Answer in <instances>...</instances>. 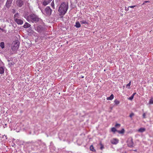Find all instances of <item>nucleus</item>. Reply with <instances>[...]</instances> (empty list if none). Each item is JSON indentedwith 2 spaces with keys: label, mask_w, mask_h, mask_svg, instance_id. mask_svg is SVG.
Masks as SVG:
<instances>
[{
  "label": "nucleus",
  "mask_w": 153,
  "mask_h": 153,
  "mask_svg": "<svg viewBox=\"0 0 153 153\" xmlns=\"http://www.w3.org/2000/svg\"><path fill=\"white\" fill-rule=\"evenodd\" d=\"M68 8V3L65 2L62 3L58 9V11L60 13V15L63 16L66 13Z\"/></svg>",
  "instance_id": "obj_1"
},
{
  "label": "nucleus",
  "mask_w": 153,
  "mask_h": 153,
  "mask_svg": "<svg viewBox=\"0 0 153 153\" xmlns=\"http://www.w3.org/2000/svg\"><path fill=\"white\" fill-rule=\"evenodd\" d=\"M27 20L29 22L36 23L39 22L40 18L34 13H32L25 17Z\"/></svg>",
  "instance_id": "obj_2"
},
{
  "label": "nucleus",
  "mask_w": 153,
  "mask_h": 153,
  "mask_svg": "<svg viewBox=\"0 0 153 153\" xmlns=\"http://www.w3.org/2000/svg\"><path fill=\"white\" fill-rule=\"evenodd\" d=\"M19 44L20 43L18 40L14 41L12 44L11 49L12 51H17L19 48Z\"/></svg>",
  "instance_id": "obj_3"
},
{
  "label": "nucleus",
  "mask_w": 153,
  "mask_h": 153,
  "mask_svg": "<svg viewBox=\"0 0 153 153\" xmlns=\"http://www.w3.org/2000/svg\"><path fill=\"white\" fill-rule=\"evenodd\" d=\"M36 31L39 33L43 32L44 30V28L41 25H39L35 27Z\"/></svg>",
  "instance_id": "obj_4"
},
{
  "label": "nucleus",
  "mask_w": 153,
  "mask_h": 153,
  "mask_svg": "<svg viewBox=\"0 0 153 153\" xmlns=\"http://www.w3.org/2000/svg\"><path fill=\"white\" fill-rule=\"evenodd\" d=\"M52 10L50 7L47 6L45 9L44 12L46 15L50 16L51 14Z\"/></svg>",
  "instance_id": "obj_5"
},
{
  "label": "nucleus",
  "mask_w": 153,
  "mask_h": 153,
  "mask_svg": "<svg viewBox=\"0 0 153 153\" xmlns=\"http://www.w3.org/2000/svg\"><path fill=\"white\" fill-rule=\"evenodd\" d=\"M127 143L128 147H132L133 146L134 143L133 141V139L132 137H130L128 138Z\"/></svg>",
  "instance_id": "obj_6"
},
{
  "label": "nucleus",
  "mask_w": 153,
  "mask_h": 153,
  "mask_svg": "<svg viewBox=\"0 0 153 153\" xmlns=\"http://www.w3.org/2000/svg\"><path fill=\"white\" fill-rule=\"evenodd\" d=\"M13 0H7L6 4L5 6L7 8L9 9L11 6Z\"/></svg>",
  "instance_id": "obj_7"
},
{
  "label": "nucleus",
  "mask_w": 153,
  "mask_h": 153,
  "mask_svg": "<svg viewBox=\"0 0 153 153\" xmlns=\"http://www.w3.org/2000/svg\"><path fill=\"white\" fill-rule=\"evenodd\" d=\"M16 5L19 7H21L24 4L23 0H17L16 2Z\"/></svg>",
  "instance_id": "obj_8"
},
{
  "label": "nucleus",
  "mask_w": 153,
  "mask_h": 153,
  "mask_svg": "<svg viewBox=\"0 0 153 153\" xmlns=\"http://www.w3.org/2000/svg\"><path fill=\"white\" fill-rule=\"evenodd\" d=\"M14 21L18 25H22L23 23V20L20 19H16Z\"/></svg>",
  "instance_id": "obj_9"
},
{
  "label": "nucleus",
  "mask_w": 153,
  "mask_h": 153,
  "mask_svg": "<svg viewBox=\"0 0 153 153\" xmlns=\"http://www.w3.org/2000/svg\"><path fill=\"white\" fill-rule=\"evenodd\" d=\"M119 140L116 138H114L111 141V142L113 144H116L118 143Z\"/></svg>",
  "instance_id": "obj_10"
},
{
  "label": "nucleus",
  "mask_w": 153,
  "mask_h": 153,
  "mask_svg": "<svg viewBox=\"0 0 153 153\" xmlns=\"http://www.w3.org/2000/svg\"><path fill=\"white\" fill-rule=\"evenodd\" d=\"M50 2L49 0H45L43 1L42 4L44 6H45L48 4Z\"/></svg>",
  "instance_id": "obj_11"
},
{
  "label": "nucleus",
  "mask_w": 153,
  "mask_h": 153,
  "mask_svg": "<svg viewBox=\"0 0 153 153\" xmlns=\"http://www.w3.org/2000/svg\"><path fill=\"white\" fill-rule=\"evenodd\" d=\"M20 17L19 14L18 13H16L14 15V19L15 20L16 19H19Z\"/></svg>",
  "instance_id": "obj_12"
},
{
  "label": "nucleus",
  "mask_w": 153,
  "mask_h": 153,
  "mask_svg": "<svg viewBox=\"0 0 153 153\" xmlns=\"http://www.w3.org/2000/svg\"><path fill=\"white\" fill-rule=\"evenodd\" d=\"M31 25L27 22H26L23 26V27L25 28H26L30 27Z\"/></svg>",
  "instance_id": "obj_13"
},
{
  "label": "nucleus",
  "mask_w": 153,
  "mask_h": 153,
  "mask_svg": "<svg viewBox=\"0 0 153 153\" xmlns=\"http://www.w3.org/2000/svg\"><path fill=\"white\" fill-rule=\"evenodd\" d=\"M114 95L112 94L109 97H107L106 99L107 100H111L114 98Z\"/></svg>",
  "instance_id": "obj_14"
},
{
  "label": "nucleus",
  "mask_w": 153,
  "mask_h": 153,
  "mask_svg": "<svg viewBox=\"0 0 153 153\" xmlns=\"http://www.w3.org/2000/svg\"><path fill=\"white\" fill-rule=\"evenodd\" d=\"M75 26L77 28H79L80 27L81 25L79 22H76Z\"/></svg>",
  "instance_id": "obj_15"
},
{
  "label": "nucleus",
  "mask_w": 153,
  "mask_h": 153,
  "mask_svg": "<svg viewBox=\"0 0 153 153\" xmlns=\"http://www.w3.org/2000/svg\"><path fill=\"white\" fill-rule=\"evenodd\" d=\"M146 130V129L145 128H140L138 130V131L140 132H143L145 131Z\"/></svg>",
  "instance_id": "obj_16"
},
{
  "label": "nucleus",
  "mask_w": 153,
  "mask_h": 153,
  "mask_svg": "<svg viewBox=\"0 0 153 153\" xmlns=\"http://www.w3.org/2000/svg\"><path fill=\"white\" fill-rule=\"evenodd\" d=\"M117 131L119 134H123L125 132V130L124 128H123L121 131L118 130Z\"/></svg>",
  "instance_id": "obj_17"
},
{
  "label": "nucleus",
  "mask_w": 153,
  "mask_h": 153,
  "mask_svg": "<svg viewBox=\"0 0 153 153\" xmlns=\"http://www.w3.org/2000/svg\"><path fill=\"white\" fill-rule=\"evenodd\" d=\"M80 22L81 24H88V21H87L86 20H81L80 21Z\"/></svg>",
  "instance_id": "obj_18"
},
{
  "label": "nucleus",
  "mask_w": 153,
  "mask_h": 153,
  "mask_svg": "<svg viewBox=\"0 0 153 153\" xmlns=\"http://www.w3.org/2000/svg\"><path fill=\"white\" fill-rule=\"evenodd\" d=\"M0 46L1 48L3 49L4 48V42H1Z\"/></svg>",
  "instance_id": "obj_19"
},
{
  "label": "nucleus",
  "mask_w": 153,
  "mask_h": 153,
  "mask_svg": "<svg viewBox=\"0 0 153 153\" xmlns=\"http://www.w3.org/2000/svg\"><path fill=\"white\" fill-rule=\"evenodd\" d=\"M4 73V69L2 67H0V74H2Z\"/></svg>",
  "instance_id": "obj_20"
},
{
  "label": "nucleus",
  "mask_w": 153,
  "mask_h": 153,
  "mask_svg": "<svg viewBox=\"0 0 153 153\" xmlns=\"http://www.w3.org/2000/svg\"><path fill=\"white\" fill-rule=\"evenodd\" d=\"M114 102L116 105H117L120 103V101L116 99L114 100Z\"/></svg>",
  "instance_id": "obj_21"
},
{
  "label": "nucleus",
  "mask_w": 153,
  "mask_h": 153,
  "mask_svg": "<svg viewBox=\"0 0 153 153\" xmlns=\"http://www.w3.org/2000/svg\"><path fill=\"white\" fill-rule=\"evenodd\" d=\"M90 149L91 151L93 152H95V151L94 149V147L92 145H91L90 147Z\"/></svg>",
  "instance_id": "obj_22"
},
{
  "label": "nucleus",
  "mask_w": 153,
  "mask_h": 153,
  "mask_svg": "<svg viewBox=\"0 0 153 153\" xmlns=\"http://www.w3.org/2000/svg\"><path fill=\"white\" fill-rule=\"evenodd\" d=\"M111 131L112 132L115 133V131H117V130H116L115 128L113 127L111 128Z\"/></svg>",
  "instance_id": "obj_23"
},
{
  "label": "nucleus",
  "mask_w": 153,
  "mask_h": 153,
  "mask_svg": "<svg viewBox=\"0 0 153 153\" xmlns=\"http://www.w3.org/2000/svg\"><path fill=\"white\" fill-rule=\"evenodd\" d=\"M149 103L150 104H153V98L152 97L150 100L149 101Z\"/></svg>",
  "instance_id": "obj_24"
},
{
  "label": "nucleus",
  "mask_w": 153,
  "mask_h": 153,
  "mask_svg": "<svg viewBox=\"0 0 153 153\" xmlns=\"http://www.w3.org/2000/svg\"><path fill=\"white\" fill-rule=\"evenodd\" d=\"M51 7H52L53 8V9H54L55 7H54V1H53L51 4Z\"/></svg>",
  "instance_id": "obj_25"
},
{
  "label": "nucleus",
  "mask_w": 153,
  "mask_h": 153,
  "mask_svg": "<svg viewBox=\"0 0 153 153\" xmlns=\"http://www.w3.org/2000/svg\"><path fill=\"white\" fill-rule=\"evenodd\" d=\"M14 64V63L13 62H9L8 65L10 66H11V65H13Z\"/></svg>",
  "instance_id": "obj_26"
},
{
  "label": "nucleus",
  "mask_w": 153,
  "mask_h": 153,
  "mask_svg": "<svg viewBox=\"0 0 153 153\" xmlns=\"http://www.w3.org/2000/svg\"><path fill=\"white\" fill-rule=\"evenodd\" d=\"M134 114L132 113H131L130 115H129V117L131 118H132V117L134 116Z\"/></svg>",
  "instance_id": "obj_27"
},
{
  "label": "nucleus",
  "mask_w": 153,
  "mask_h": 153,
  "mask_svg": "<svg viewBox=\"0 0 153 153\" xmlns=\"http://www.w3.org/2000/svg\"><path fill=\"white\" fill-rule=\"evenodd\" d=\"M44 146V148H45L46 147V146H45V143H42L40 145V146Z\"/></svg>",
  "instance_id": "obj_28"
},
{
  "label": "nucleus",
  "mask_w": 153,
  "mask_h": 153,
  "mask_svg": "<svg viewBox=\"0 0 153 153\" xmlns=\"http://www.w3.org/2000/svg\"><path fill=\"white\" fill-rule=\"evenodd\" d=\"M146 114L145 113H144L143 114V118H146Z\"/></svg>",
  "instance_id": "obj_29"
},
{
  "label": "nucleus",
  "mask_w": 153,
  "mask_h": 153,
  "mask_svg": "<svg viewBox=\"0 0 153 153\" xmlns=\"http://www.w3.org/2000/svg\"><path fill=\"white\" fill-rule=\"evenodd\" d=\"M134 98V97L132 95L129 98V99L130 100H132Z\"/></svg>",
  "instance_id": "obj_30"
},
{
  "label": "nucleus",
  "mask_w": 153,
  "mask_h": 153,
  "mask_svg": "<svg viewBox=\"0 0 153 153\" xmlns=\"http://www.w3.org/2000/svg\"><path fill=\"white\" fill-rule=\"evenodd\" d=\"M120 124H118V123H117L116 124L115 126L116 127H117V126L120 127Z\"/></svg>",
  "instance_id": "obj_31"
},
{
  "label": "nucleus",
  "mask_w": 153,
  "mask_h": 153,
  "mask_svg": "<svg viewBox=\"0 0 153 153\" xmlns=\"http://www.w3.org/2000/svg\"><path fill=\"white\" fill-rule=\"evenodd\" d=\"M101 145V147L100 148V149L101 150H102L104 148L103 146L101 144H100Z\"/></svg>",
  "instance_id": "obj_32"
},
{
  "label": "nucleus",
  "mask_w": 153,
  "mask_h": 153,
  "mask_svg": "<svg viewBox=\"0 0 153 153\" xmlns=\"http://www.w3.org/2000/svg\"><path fill=\"white\" fill-rule=\"evenodd\" d=\"M131 85V82H130L128 83L126 85V86H130Z\"/></svg>",
  "instance_id": "obj_33"
},
{
  "label": "nucleus",
  "mask_w": 153,
  "mask_h": 153,
  "mask_svg": "<svg viewBox=\"0 0 153 153\" xmlns=\"http://www.w3.org/2000/svg\"><path fill=\"white\" fill-rule=\"evenodd\" d=\"M136 7V5H133V6H129L128 7H130V8H134L135 7Z\"/></svg>",
  "instance_id": "obj_34"
},
{
  "label": "nucleus",
  "mask_w": 153,
  "mask_h": 153,
  "mask_svg": "<svg viewBox=\"0 0 153 153\" xmlns=\"http://www.w3.org/2000/svg\"><path fill=\"white\" fill-rule=\"evenodd\" d=\"M129 8L128 7V8L125 7V10L126 11H128L129 10Z\"/></svg>",
  "instance_id": "obj_35"
},
{
  "label": "nucleus",
  "mask_w": 153,
  "mask_h": 153,
  "mask_svg": "<svg viewBox=\"0 0 153 153\" xmlns=\"http://www.w3.org/2000/svg\"><path fill=\"white\" fill-rule=\"evenodd\" d=\"M1 30L2 32H6V30L3 29H1Z\"/></svg>",
  "instance_id": "obj_36"
},
{
  "label": "nucleus",
  "mask_w": 153,
  "mask_h": 153,
  "mask_svg": "<svg viewBox=\"0 0 153 153\" xmlns=\"http://www.w3.org/2000/svg\"><path fill=\"white\" fill-rule=\"evenodd\" d=\"M12 10H13V13H15V12H16L15 10L14 9H13Z\"/></svg>",
  "instance_id": "obj_37"
},
{
  "label": "nucleus",
  "mask_w": 153,
  "mask_h": 153,
  "mask_svg": "<svg viewBox=\"0 0 153 153\" xmlns=\"http://www.w3.org/2000/svg\"><path fill=\"white\" fill-rule=\"evenodd\" d=\"M136 94V93H134L132 94V95L134 97V95Z\"/></svg>",
  "instance_id": "obj_38"
},
{
  "label": "nucleus",
  "mask_w": 153,
  "mask_h": 153,
  "mask_svg": "<svg viewBox=\"0 0 153 153\" xmlns=\"http://www.w3.org/2000/svg\"><path fill=\"white\" fill-rule=\"evenodd\" d=\"M149 2V1H145L144 2V3H146Z\"/></svg>",
  "instance_id": "obj_39"
},
{
  "label": "nucleus",
  "mask_w": 153,
  "mask_h": 153,
  "mask_svg": "<svg viewBox=\"0 0 153 153\" xmlns=\"http://www.w3.org/2000/svg\"><path fill=\"white\" fill-rule=\"evenodd\" d=\"M134 151L135 152H136V151H137V150H136V149L134 150Z\"/></svg>",
  "instance_id": "obj_40"
},
{
  "label": "nucleus",
  "mask_w": 153,
  "mask_h": 153,
  "mask_svg": "<svg viewBox=\"0 0 153 153\" xmlns=\"http://www.w3.org/2000/svg\"><path fill=\"white\" fill-rule=\"evenodd\" d=\"M41 11L43 13V11H42V10H41Z\"/></svg>",
  "instance_id": "obj_41"
},
{
  "label": "nucleus",
  "mask_w": 153,
  "mask_h": 153,
  "mask_svg": "<svg viewBox=\"0 0 153 153\" xmlns=\"http://www.w3.org/2000/svg\"><path fill=\"white\" fill-rule=\"evenodd\" d=\"M8 62H10V60H9V59H8Z\"/></svg>",
  "instance_id": "obj_42"
},
{
  "label": "nucleus",
  "mask_w": 153,
  "mask_h": 153,
  "mask_svg": "<svg viewBox=\"0 0 153 153\" xmlns=\"http://www.w3.org/2000/svg\"><path fill=\"white\" fill-rule=\"evenodd\" d=\"M50 2L52 0H49Z\"/></svg>",
  "instance_id": "obj_43"
},
{
  "label": "nucleus",
  "mask_w": 153,
  "mask_h": 153,
  "mask_svg": "<svg viewBox=\"0 0 153 153\" xmlns=\"http://www.w3.org/2000/svg\"><path fill=\"white\" fill-rule=\"evenodd\" d=\"M2 28H1V27H0V30H1Z\"/></svg>",
  "instance_id": "obj_44"
}]
</instances>
